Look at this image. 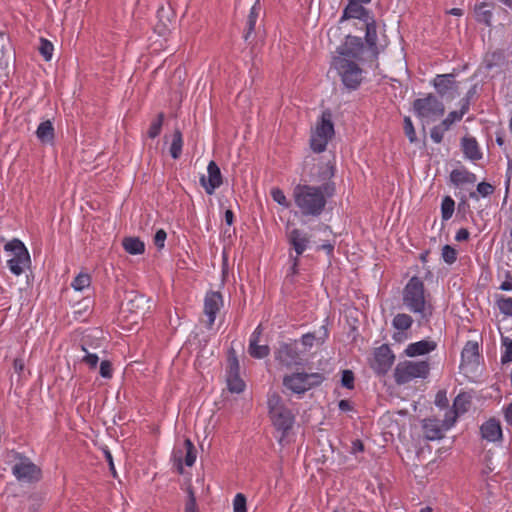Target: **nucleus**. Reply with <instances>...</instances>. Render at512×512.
<instances>
[{"label":"nucleus","mask_w":512,"mask_h":512,"mask_svg":"<svg viewBox=\"0 0 512 512\" xmlns=\"http://www.w3.org/2000/svg\"><path fill=\"white\" fill-rule=\"evenodd\" d=\"M335 166L330 161L318 165L317 174H311V182L320 185L297 184L293 188V199L296 207L303 216L319 217L325 210L327 200L334 196L335 182L332 178Z\"/></svg>","instance_id":"1"},{"label":"nucleus","mask_w":512,"mask_h":512,"mask_svg":"<svg viewBox=\"0 0 512 512\" xmlns=\"http://www.w3.org/2000/svg\"><path fill=\"white\" fill-rule=\"evenodd\" d=\"M403 305L412 313L418 314L421 320L429 321L433 314L430 294L424 282L417 276L409 279L402 292Z\"/></svg>","instance_id":"2"},{"label":"nucleus","mask_w":512,"mask_h":512,"mask_svg":"<svg viewBox=\"0 0 512 512\" xmlns=\"http://www.w3.org/2000/svg\"><path fill=\"white\" fill-rule=\"evenodd\" d=\"M333 66L341 77L343 85L348 90H356L360 86L363 80V71L357 62L345 57H335Z\"/></svg>","instance_id":"3"},{"label":"nucleus","mask_w":512,"mask_h":512,"mask_svg":"<svg viewBox=\"0 0 512 512\" xmlns=\"http://www.w3.org/2000/svg\"><path fill=\"white\" fill-rule=\"evenodd\" d=\"M324 380L325 376L319 372H297L284 376L283 385L295 394H304L306 391L319 386Z\"/></svg>","instance_id":"4"},{"label":"nucleus","mask_w":512,"mask_h":512,"mask_svg":"<svg viewBox=\"0 0 512 512\" xmlns=\"http://www.w3.org/2000/svg\"><path fill=\"white\" fill-rule=\"evenodd\" d=\"M268 408L270 418L278 430H282L283 433H286L292 428L294 415L291 410L285 406L281 396L276 393L269 395Z\"/></svg>","instance_id":"5"},{"label":"nucleus","mask_w":512,"mask_h":512,"mask_svg":"<svg viewBox=\"0 0 512 512\" xmlns=\"http://www.w3.org/2000/svg\"><path fill=\"white\" fill-rule=\"evenodd\" d=\"M4 250L12 253V258L7 261L10 271L16 275H21L26 268L30 266L31 259L24 243L14 238L4 245Z\"/></svg>","instance_id":"6"},{"label":"nucleus","mask_w":512,"mask_h":512,"mask_svg":"<svg viewBox=\"0 0 512 512\" xmlns=\"http://www.w3.org/2000/svg\"><path fill=\"white\" fill-rule=\"evenodd\" d=\"M429 371L428 361H404L397 364L394 379L397 384H406L415 378H426Z\"/></svg>","instance_id":"7"},{"label":"nucleus","mask_w":512,"mask_h":512,"mask_svg":"<svg viewBox=\"0 0 512 512\" xmlns=\"http://www.w3.org/2000/svg\"><path fill=\"white\" fill-rule=\"evenodd\" d=\"M331 118V113L324 111L321 116V122L316 126L315 132L311 137L310 146L316 153L323 152L334 135V125Z\"/></svg>","instance_id":"8"},{"label":"nucleus","mask_w":512,"mask_h":512,"mask_svg":"<svg viewBox=\"0 0 512 512\" xmlns=\"http://www.w3.org/2000/svg\"><path fill=\"white\" fill-rule=\"evenodd\" d=\"M413 110L421 119H436L444 114L445 106L434 94L429 93L413 101Z\"/></svg>","instance_id":"9"},{"label":"nucleus","mask_w":512,"mask_h":512,"mask_svg":"<svg viewBox=\"0 0 512 512\" xmlns=\"http://www.w3.org/2000/svg\"><path fill=\"white\" fill-rule=\"evenodd\" d=\"M12 473L19 481L32 482L40 478L41 470L27 457H19L12 467Z\"/></svg>","instance_id":"10"},{"label":"nucleus","mask_w":512,"mask_h":512,"mask_svg":"<svg viewBox=\"0 0 512 512\" xmlns=\"http://www.w3.org/2000/svg\"><path fill=\"white\" fill-rule=\"evenodd\" d=\"M275 359L280 365L287 368L302 364V358L298 352L296 342L281 343L275 351Z\"/></svg>","instance_id":"11"},{"label":"nucleus","mask_w":512,"mask_h":512,"mask_svg":"<svg viewBox=\"0 0 512 512\" xmlns=\"http://www.w3.org/2000/svg\"><path fill=\"white\" fill-rule=\"evenodd\" d=\"M395 355L387 344H383L374 351V360L371 364L372 369L378 375H385L393 365Z\"/></svg>","instance_id":"12"},{"label":"nucleus","mask_w":512,"mask_h":512,"mask_svg":"<svg viewBox=\"0 0 512 512\" xmlns=\"http://www.w3.org/2000/svg\"><path fill=\"white\" fill-rule=\"evenodd\" d=\"M365 46L360 37L348 35L345 42L338 48V57H345L352 61H361Z\"/></svg>","instance_id":"13"},{"label":"nucleus","mask_w":512,"mask_h":512,"mask_svg":"<svg viewBox=\"0 0 512 512\" xmlns=\"http://www.w3.org/2000/svg\"><path fill=\"white\" fill-rule=\"evenodd\" d=\"M470 396L466 393H460L453 401V407L447 411L444 416V425L450 429L456 422L459 415L464 414L470 408Z\"/></svg>","instance_id":"14"},{"label":"nucleus","mask_w":512,"mask_h":512,"mask_svg":"<svg viewBox=\"0 0 512 512\" xmlns=\"http://www.w3.org/2000/svg\"><path fill=\"white\" fill-rule=\"evenodd\" d=\"M223 306L222 294L218 291L207 292L204 299V314L208 317L207 327L210 329L214 325L216 315Z\"/></svg>","instance_id":"15"},{"label":"nucleus","mask_w":512,"mask_h":512,"mask_svg":"<svg viewBox=\"0 0 512 512\" xmlns=\"http://www.w3.org/2000/svg\"><path fill=\"white\" fill-rule=\"evenodd\" d=\"M174 460L178 463V472L180 474L183 473L182 462L184 461L185 465L191 467L194 465L197 457V451L190 439H185L183 449L178 448L173 452Z\"/></svg>","instance_id":"16"},{"label":"nucleus","mask_w":512,"mask_h":512,"mask_svg":"<svg viewBox=\"0 0 512 512\" xmlns=\"http://www.w3.org/2000/svg\"><path fill=\"white\" fill-rule=\"evenodd\" d=\"M208 177L202 175L200 183L204 187L208 195H212L214 191L222 184V174L220 168L214 161H210L207 166Z\"/></svg>","instance_id":"17"},{"label":"nucleus","mask_w":512,"mask_h":512,"mask_svg":"<svg viewBox=\"0 0 512 512\" xmlns=\"http://www.w3.org/2000/svg\"><path fill=\"white\" fill-rule=\"evenodd\" d=\"M424 437L429 441L440 440L444 437V431L447 429L444 420L441 422L436 418H428L422 421Z\"/></svg>","instance_id":"18"},{"label":"nucleus","mask_w":512,"mask_h":512,"mask_svg":"<svg viewBox=\"0 0 512 512\" xmlns=\"http://www.w3.org/2000/svg\"><path fill=\"white\" fill-rule=\"evenodd\" d=\"M288 243L296 252V256H300L306 250L310 240L307 233L304 231L294 228L287 235Z\"/></svg>","instance_id":"19"},{"label":"nucleus","mask_w":512,"mask_h":512,"mask_svg":"<svg viewBox=\"0 0 512 512\" xmlns=\"http://www.w3.org/2000/svg\"><path fill=\"white\" fill-rule=\"evenodd\" d=\"M262 331H263V329H262L261 325H259L254 330V332L252 333V335L250 337L248 352H249L250 356L253 358L262 359V358H265L266 356H268L270 353V348L268 345H259L258 344L259 338L262 334Z\"/></svg>","instance_id":"20"},{"label":"nucleus","mask_w":512,"mask_h":512,"mask_svg":"<svg viewBox=\"0 0 512 512\" xmlns=\"http://www.w3.org/2000/svg\"><path fill=\"white\" fill-rule=\"evenodd\" d=\"M480 359L479 344L476 341H468L461 352V366L478 365Z\"/></svg>","instance_id":"21"},{"label":"nucleus","mask_w":512,"mask_h":512,"mask_svg":"<svg viewBox=\"0 0 512 512\" xmlns=\"http://www.w3.org/2000/svg\"><path fill=\"white\" fill-rule=\"evenodd\" d=\"M363 4L364 3L349 0L341 20L353 18L362 20L364 23L371 20L372 17L369 15V11L362 6Z\"/></svg>","instance_id":"22"},{"label":"nucleus","mask_w":512,"mask_h":512,"mask_svg":"<svg viewBox=\"0 0 512 512\" xmlns=\"http://www.w3.org/2000/svg\"><path fill=\"white\" fill-rule=\"evenodd\" d=\"M482 438L489 442H496L502 438V429L499 421L496 419H489L480 427Z\"/></svg>","instance_id":"23"},{"label":"nucleus","mask_w":512,"mask_h":512,"mask_svg":"<svg viewBox=\"0 0 512 512\" xmlns=\"http://www.w3.org/2000/svg\"><path fill=\"white\" fill-rule=\"evenodd\" d=\"M437 347L436 342L432 340H421L415 343L409 344L405 349V354L408 357H416L426 355L434 351Z\"/></svg>","instance_id":"24"},{"label":"nucleus","mask_w":512,"mask_h":512,"mask_svg":"<svg viewBox=\"0 0 512 512\" xmlns=\"http://www.w3.org/2000/svg\"><path fill=\"white\" fill-rule=\"evenodd\" d=\"M508 63L507 55L504 50L497 49L491 52H487L484 57V65L488 70L494 68H502Z\"/></svg>","instance_id":"25"},{"label":"nucleus","mask_w":512,"mask_h":512,"mask_svg":"<svg viewBox=\"0 0 512 512\" xmlns=\"http://www.w3.org/2000/svg\"><path fill=\"white\" fill-rule=\"evenodd\" d=\"M461 147L465 157L472 161L480 160L483 156L478 142L474 137H463Z\"/></svg>","instance_id":"26"},{"label":"nucleus","mask_w":512,"mask_h":512,"mask_svg":"<svg viewBox=\"0 0 512 512\" xmlns=\"http://www.w3.org/2000/svg\"><path fill=\"white\" fill-rule=\"evenodd\" d=\"M476 180V175L465 168L454 169L450 173V182L457 187L474 184Z\"/></svg>","instance_id":"27"},{"label":"nucleus","mask_w":512,"mask_h":512,"mask_svg":"<svg viewBox=\"0 0 512 512\" xmlns=\"http://www.w3.org/2000/svg\"><path fill=\"white\" fill-rule=\"evenodd\" d=\"M261 12V5L259 0L251 7L250 12L247 16L246 26L244 29V40L246 42L251 40L252 34L255 31L256 22Z\"/></svg>","instance_id":"28"},{"label":"nucleus","mask_w":512,"mask_h":512,"mask_svg":"<svg viewBox=\"0 0 512 512\" xmlns=\"http://www.w3.org/2000/svg\"><path fill=\"white\" fill-rule=\"evenodd\" d=\"M329 332L325 326H322L318 333H307L304 334L301 338L302 345L306 348H312L314 344L317 346L322 345L326 339L328 338Z\"/></svg>","instance_id":"29"},{"label":"nucleus","mask_w":512,"mask_h":512,"mask_svg":"<svg viewBox=\"0 0 512 512\" xmlns=\"http://www.w3.org/2000/svg\"><path fill=\"white\" fill-rule=\"evenodd\" d=\"M433 86L437 90L438 94L444 96L449 90L456 88V82L454 81L453 74H441L437 75L433 80Z\"/></svg>","instance_id":"30"},{"label":"nucleus","mask_w":512,"mask_h":512,"mask_svg":"<svg viewBox=\"0 0 512 512\" xmlns=\"http://www.w3.org/2000/svg\"><path fill=\"white\" fill-rule=\"evenodd\" d=\"M364 26L366 29L365 41L373 56L376 57L378 55L376 23L373 18H371V20L364 23Z\"/></svg>","instance_id":"31"},{"label":"nucleus","mask_w":512,"mask_h":512,"mask_svg":"<svg viewBox=\"0 0 512 512\" xmlns=\"http://www.w3.org/2000/svg\"><path fill=\"white\" fill-rule=\"evenodd\" d=\"M36 136L42 143H52L55 137L52 122L50 120L41 122L36 130Z\"/></svg>","instance_id":"32"},{"label":"nucleus","mask_w":512,"mask_h":512,"mask_svg":"<svg viewBox=\"0 0 512 512\" xmlns=\"http://www.w3.org/2000/svg\"><path fill=\"white\" fill-rule=\"evenodd\" d=\"M122 245L124 250L131 255L142 254L145 251L144 243L137 237H125Z\"/></svg>","instance_id":"33"},{"label":"nucleus","mask_w":512,"mask_h":512,"mask_svg":"<svg viewBox=\"0 0 512 512\" xmlns=\"http://www.w3.org/2000/svg\"><path fill=\"white\" fill-rule=\"evenodd\" d=\"M412 324V317L406 313H398L397 315H395L392 321L393 327L399 331H406L410 329Z\"/></svg>","instance_id":"34"},{"label":"nucleus","mask_w":512,"mask_h":512,"mask_svg":"<svg viewBox=\"0 0 512 512\" xmlns=\"http://www.w3.org/2000/svg\"><path fill=\"white\" fill-rule=\"evenodd\" d=\"M183 138L180 130L176 129L172 136V143L170 146V155L173 159H178L182 153Z\"/></svg>","instance_id":"35"},{"label":"nucleus","mask_w":512,"mask_h":512,"mask_svg":"<svg viewBox=\"0 0 512 512\" xmlns=\"http://www.w3.org/2000/svg\"><path fill=\"white\" fill-rule=\"evenodd\" d=\"M227 386L232 393H241L245 389V383L240 374L227 375Z\"/></svg>","instance_id":"36"},{"label":"nucleus","mask_w":512,"mask_h":512,"mask_svg":"<svg viewBox=\"0 0 512 512\" xmlns=\"http://www.w3.org/2000/svg\"><path fill=\"white\" fill-rule=\"evenodd\" d=\"M487 7L488 5L486 3H481L480 5H478L476 7V15L478 21L490 26L493 14L490 9H487Z\"/></svg>","instance_id":"37"},{"label":"nucleus","mask_w":512,"mask_h":512,"mask_svg":"<svg viewBox=\"0 0 512 512\" xmlns=\"http://www.w3.org/2000/svg\"><path fill=\"white\" fill-rule=\"evenodd\" d=\"M455 202L450 196L444 197L441 204V214L444 221L449 220L454 212Z\"/></svg>","instance_id":"38"},{"label":"nucleus","mask_w":512,"mask_h":512,"mask_svg":"<svg viewBox=\"0 0 512 512\" xmlns=\"http://www.w3.org/2000/svg\"><path fill=\"white\" fill-rule=\"evenodd\" d=\"M494 192V187L488 182H481L477 185V190L469 193V197L472 199H478V195L487 197Z\"/></svg>","instance_id":"39"},{"label":"nucleus","mask_w":512,"mask_h":512,"mask_svg":"<svg viewBox=\"0 0 512 512\" xmlns=\"http://www.w3.org/2000/svg\"><path fill=\"white\" fill-rule=\"evenodd\" d=\"M91 284V277L88 273H79L73 280L71 286L77 290L82 291L89 287Z\"/></svg>","instance_id":"40"},{"label":"nucleus","mask_w":512,"mask_h":512,"mask_svg":"<svg viewBox=\"0 0 512 512\" xmlns=\"http://www.w3.org/2000/svg\"><path fill=\"white\" fill-rule=\"evenodd\" d=\"M163 121H164V114L159 113L157 118L152 121V123L148 129V136L150 138L154 139L160 134L162 125H163Z\"/></svg>","instance_id":"41"},{"label":"nucleus","mask_w":512,"mask_h":512,"mask_svg":"<svg viewBox=\"0 0 512 512\" xmlns=\"http://www.w3.org/2000/svg\"><path fill=\"white\" fill-rule=\"evenodd\" d=\"M38 50H39V53L44 57V59L46 61L51 60L54 47H53V44L49 40H47L45 38H41Z\"/></svg>","instance_id":"42"},{"label":"nucleus","mask_w":512,"mask_h":512,"mask_svg":"<svg viewBox=\"0 0 512 512\" xmlns=\"http://www.w3.org/2000/svg\"><path fill=\"white\" fill-rule=\"evenodd\" d=\"M502 346L504 347V351L501 356V362L502 364H506L512 361V339L502 337Z\"/></svg>","instance_id":"43"},{"label":"nucleus","mask_w":512,"mask_h":512,"mask_svg":"<svg viewBox=\"0 0 512 512\" xmlns=\"http://www.w3.org/2000/svg\"><path fill=\"white\" fill-rule=\"evenodd\" d=\"M240 365L234 350L229 352L227 375L239 374Z\"/></svg>","instance_id":"44"},{"label":"nucleus","mask_w":512,"mask_h":512,"mask_svg":"<svg viewBox=\"0 0 512 512\" xmlns=\"http://www.w3.org/2000/svg\"><path fill=\"white\" fill-rule=\"evenodd\" d=\"M448 131V128L443 126L442 123H439L438 125L434 126L430 131V137L433 140V142L439 144L443 141L444 133Z\"/></svg>","instance_id":"45"},{"label":"nucleus","mask_w":512,"mask_h":512,"mask_svg":"<svg viewBox=\"0 0 512 512\" xmlns=\"http://www.w3.org/2000/svg\"><path fill=\"white\" fill-rule=\"evenodd\" d=\"M247 500L244 494L238 493L233 500V512H247Z\"/></svg>","instance_id":"46"},{"label":"nucleus","mask_w":512,"mask_h":512,"mask_svg":"<svg viewBox=\"0 0 512 512\" xmlns=\"http://www.w3.org/2000/svg\"><path fill=\"white\" fill-rule=\"evenodd\" d=\"M272 199L277 202L279 205L288 208L290 206V202L286 198L284 192L280 188H273L271 190Z\"/></svg>","instance_id":"47"},{"label":"nucleus","mask_w":512,"mask_h":512,"mask_svg":"<svg viewBox=\"0 0 512 512\" xmlns=\"http://www.w3.org/2000/svg\"><path fill=\"white\" fill-rule=\"evenodd\" d=\"M501 313L512 316V297H501L497 301Z\"/></svg>","instance_id":"48"},{"label":"nucleus","mask_w":512,"mask_h":512,"mask_svg":"<svg viewBox=\"0 0 512 512\" xmlns=\"http://www.w3.org/2000/svg\"><path fill=\"white\" fill-rule=\"evenodd\" d=\"M442 258L447 264H453L457 259V251L450 245L442 248Z\"/></svg>","instance_id":"49"},{"label":"nucleus","mask_w":512,"mask_h":512,"mask_svg":"<svg viewBox=\"0 0 512 512\" xmlns=\"http://www.w3.org/2000/svg\"><path fill=\"white\" fill-rule=\"evenodd\" d=\"M404 132L411 143L416 141V132L410 117L404 118Z\"/></svg>","instance_id":"50"},{"label":"nucleus","mask_w":512,"mask_h":512,"mask_svg":"<svg viewBox=\"0 0 512 512\" xmlns=\"http://www.w3.org/2000/svg\"><path fill=\"white\" fill-rule=\"evenodd\" d=\"M354 381H355L354 373L351 370H344L342 372V377H341L342 386L346 387L347 389H353Z\"/></svg>","instance_id":"51"},{"label":"nucleus","mask_w":512,"mask_h":512,"mask_svg":"<svg viewBox=\"0 0 512 512\" xmlns=\"http://www.w3.org/2000/svg\"><path fill=\"white\" fill-rule=\"evenodd\" d=\"M463 117L461 116V113H459L458 111H451L447 117L442 120V124L443 126H445L446 128H448V130L450 129V127L457 121H460Z\"/></svg>","instance_id":"52"},{"label":"nucleus","mask_w":512,"mask_h":512,"mask_svg":"<svg viewBox=\"0 0 512 512\" xmlns=\"http://www.w3.org/2000/svg\"><path fill=\"white\" fill-rule=\"evenodd\" d=\"M166 237H167L166 232L163 229H159L154 235V239H153L154 245L158 249H162L165 245Z\"/></svg>","instance_id":"53"},{"label":"nucleus","mask_w":512,"mask_h":512,"mask_svg":"<svg viewBox=\"0 0 512 512\" xmlns=\"http://www.w3.org/2000/svg\"><path fill=\"white\" fill-rule=\"evenodd\" d=\"M435 404L440 408L448 407L449 401L445 390H439L435 397Z\"/></svg>","instance_id":"54"},{"label":"nucleus","mask_w":512,"mask_h":512,"mask_svg":"<svg viewBox=\"0 0 512 512\" xmlns=\"http://www.w3.org/2000/svg\"><path fill=\"white\" fill-rule=\"evenodd\" d=\"M100 375L108 379L112 377V365L109 361L104 360L100 363Z\"/></svg>","instance_id":"55"},{"label":"nucleus","mask_w":512,"mask_h":512,"mask_svg":"<svg viewBox=\"0 0 512 512\" xmlns=\"http://www.w3.org/2000/svg\"><path fill=\"white\" fill-rule=\"evenodd\" d=\"M185 512H197L196 499L192 490H189V499L185 505Z\"/></svg>","instance_id":"56"},{"label":"nucleus","mask_w":512,"mask_h":512,"mask_svg":"<svg viewBox=\"0 0 512 512\" xmlns=\"http://www.w3.org/2000/svg\"><path fill=\"white\" fill-rule=\"evenodd\" d=\"M82 361L86 363L90 368H96L99 358L96 354L87 353Z\"/></svg>","instance_id":"57"},{"label":"nucleus","mask_w":512,"mask_h":512,"mask_svg":"<svg viewBox=\"0 0 512 512\" xmlns=\"http://www.w3.org/2000/svg\"><path fill=\"white\" fill-rule=\"evenodd\" d=\"M105 459L109 464L110 471L112 472L113 477H116V470L113 462V457L111 452L108 449H104Z\"/></svg>","instance_id":"58"},{"label":"nucleus","mask_w":512,"mask_h":512,"mask_svg":"<svg viewBox=\"0 0 512 512\" xmlns=\"http://www.w3.org/2000/svg\"><path fill=\"white\" fill-rule=\"evenodd\" d=\"M469 231L466 228H461L457 231L455 240L458 242L467 241L469 239Z\"/></svg>","instance_id":"59"},{"label":"nucleus","mask_w":512,"mask_h":512,"mask_svg":"<svg viewBox=\"0 0 512 512\" xmlns=\"http://www.w3.org/2000/svg\"><path fill=\"white\" fill-rule=\"evenodd\" d=\"M460 104H461V108L458 112L461 113V116L463 117L469 111V107H470L469 97H465V98L461 99Z\"/></svg>","instance_id":"60"},{"label":"nucleus","mask_w":512,"mask_h":512,"mask_svg":"<svg viewBox=\"0 0 512 512\" xmlns=\"http://www.w3.org/2000/svg\"><path fill=\"white\" fill-rule=\"evenodd\" d=\"M338 407L342 412H348L353 410L352 403L349 400L345 399L339 401Z\"/></svg>","instance_id":"61"},{"label":"nucleus","mask_w":512,"mask_h":512,"mask_svg":"<svg viewBox=\"0 0 512 512\" xmlns=\"http://www.w3.org/2000/svg\"><path fill=\"white\" fill-rule=\"evenodd\" d=\"M363 451H364V445H363L362 441L361 440L353 441L352 452L357 453V452H363Z\"/></svg>","instance_id":"62"},{"label":"nucleus","mask_w":512,"mask_h":512,"mask_svg":"<svg viewBox=\"0 0 512 512\" xmlns=\"http://www.w3.org/2000/svg\"><path fill=\"white\" fill-rule=\"evenodd\" d=\"M505 420L510 426H512V402L505 409Z\"/></svg>","instance_id":"63"},{"label":"nucleus","mask_w":512,"mask_h":512,"mask_svg":"<svg viewBox=\"0 0 512 512\" xmlns=\"http://www.w3.org/2000/svg\"><path fill=\"white\" fill-rule=\"evenodd\" d=\"M319 249H323L327 252L328 255H332L334 251V244L325 243L319 247Z\"/></svg>","instance_id":"64"}]
</instances>
